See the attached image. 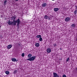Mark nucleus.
I'll return each mask as SVG.
<instances>
[{"instance_id":"obj_1","label":"nucleus","mask_w":77,"mask_h":77,"mask_svg":"<svg viewBox=\"0 0 77 77\" xmlns=\"http://www.w3.org/2000/svg\"><path fill=\"white\" fill-rule=\"evenodd\" d=\"M36 58V57L35 56H32L30 58H29L27 59V60H29V61H33L35 58Z\"/></svg>"},{"instance_id":"obj_2","label":"nucleus","mask_w":77,"mask_h":77,"mask_svg":"<svg viewBox=\"0 0 77 77\" xmlns=\"http://www.w3.org/2000/svg\"><path fill=\"white\" fill-rule=\"evenodd\" d=\"M16 23H17V26H19V24H20V19H18L16 21Z\"/></svg>"},{"instance_id":"obj_3","label":"nucleus","mask_w":77,"mask_h":77,"mask_svg":"<svg viewBox=\"0 0 77 77\" xmlns=\"http://www.w3.org/2000/svg\"><path fill=\"white\" fill-rule=\"evenodd\" d=\"M44 18L46 19H48V20H50V17L49 16H48L47 15L44 16Z\"/></svg>"},{"instance_id":"obj_4","label":"nucleus","mask_w":77,"mask_h":77,"mask_svg":"<svg viewBox=\"0 0 77 77\" xmlns=\"http://www.w3.org/2000/svg\"><path fill=\"white\" fill-rule=\"evenodd\" d=\"M53 74V77H59V75H58L56 73L54 72Z\"/></svg>"},{"instance_id":"obj_5","label":"nucleus","mask_w":77,"mask_h":77,"mask_svg":"<svg viewBox=\"0 0 77 77\" xmlns=\"http://www.w3.org/2000/svg\"><path fill=\"white\" fill-rule=\"evenodd\" d=\"M47 3H46V2H45L44 3H43L42 5V6L43 8H45L46 6H47Z\"/></svg>"},{"instance_id":"obj_6","label":"nucleus","mask_w":77,"mask_h":77,"mask_svg":"<svg viewBox=\"0 0 77 77\" xmlns=\"http://www.w3.org/2000/svg\"><path fill=\"white\" fill-rule=\"evenodd\" d=\"M8 23L9 25H12V24H13V22H11L10 20H8Z\"/></svg>"},{"instance_id":"obj_7","label":"nucleus","mask_w":77,"mask_h":77,"mask_svg":"<svg viewBox=\"0 0 77 77\" xmlns=\"http://www.w3.org/2000/svg\"><path fill=\"white\" fill-rule=\"evenodd\" d=\"M70 20V18L69 17H66V19H65V21H69Z\"/></svg>"},{"instance_id":"obj_8","label":"nucleus","mask_w":77,"mask_h":77,"mask_svg":"<svg viewBox=\"0 0 77 77\" xmlns=\"http://www.w3.org/2000/svg\"><path fill=\"white\" fill-rule=\"evenodd\" d=\"M17 17H16V16H14L12 17V18H11V20H13V21H15V18Z\"/></svg>"},{"instance_id":"obj_9","label":"nucleus","mask_w":77,"mask_h":77,"mask_svg":"<svg viewBox=\"0 0 77 77\" xmlns=\"http://www.w3.org/2000/svg\"><path fill=\"white\" fill-rule=\"evenodd\" d=\"M47 53H51V49L49 48H48L47 49Z\"/></svg>"},{"instance_id":"obj_10","label":"nucleus","mask_w":77,"mask_h":77,"mask_svg":"<svg viewBox=\"0 0 77 77\" xmlns=\"http://www.w3.org/2000/svg\"><path fill=\"white\" fill-rule=\"evenodd\" d=\"M54 10L55 12H57V11H59V8H55L54 9Z\"/></svg>"},{"instance_id":"obj_11","label":"nucleus","mask_w":77,"mask_h":77,"mask_svg":"<svg viewBox=\"0 0 77 77\" xmlns=\"http://www.w3.org/2000/svg\"><path fill=\"white\" fill-rule=\"evenodd\" d=\"M13 24L14 26H15L16 25L17 22L15 20L13 21Z\"/></svg>"},{"instance_id":"obj_12","label":"nucleus","mask_w":77,"mask_h":77,"mask_svg":"<svg viewBox=\"0 0 77 77\" xmlns=\"http://www.w3.org/2000/svg\"><path fill=\"white\" fill-rule=\"evenodd\" d=\"M35 45L36 47H38L39 46V44L38 43H36L35 44Z\"/></svg>"},{"instance_id":"obj_13","label":"nucleus","mask_w":77,"mask_h":77,"mask_svg":"<svg viewBox=\"0 0 77 77\" xmlns=\"http://www.w3.org/2000/svg\"><path fill=\"white\" fill-rule=\"evenodd\" d=\"M11 47L12 46L11 45H9L7 46V48H8V49H10V48H11Z\"/></svg>"},{"instance_id":"obj_14","label":"nucleus","mask_w":77,"mask_h":77,"mask_svg":"<svg viewBox=\"0 0 77 77\" xmlns=\"http://www.w3.org/2000/svg\"><path fill=\"white\" fill-rule=\"evenodd\" d=\"M32 54H29L28 55V56H27V57H28V58H30V57H32Z\"/></svg>"},{"instance_id":"obj_15","label":"nucleus","mask_w":77,"mask_h":77,"mask_svg":"<svg viewBox=\"0 0 77 77\" xmlns=\"http://www.w3.org/2000/svg\"><path fill=\"white\" fill-rule=\"evenodd\" d=\"M5 73L6 74H7V75H9V72L8 71H6Z\"/></svg>"},{"instance_id":"obj_16","label":"nucleus","mask_w":77,"mask_h":77,"mask_svg":"<svg viewBox=\"0 0 77 77\" xmlns=\"http://www.w3.org/2000/svg\"><path fill=\"white\" fill-rule=\"evenodd\" d=\"M11 60L12 61H13V62H15L17 60L15 58H12Z\"/></svg>"},{"instance_id":"obj_17","label":"nucleus","mask_w":77,"mask_h":77,"mask_svg":"<svg viewBox=\"0 0 77 77\" xmlns=\"http://www.w3.org/2000/svg\"><path fill=\"white\" fill-rule=\"evenodd\" d=\"M6 3H7V0H5L4 2V5L5 6L6 5H7Z\"/></svg>"},{"instance_id":"obj_18","label":"nucleus","mask_w":77,"mask_h":77,"mask_svg":"<svg viewBox=\"0 0 77 77\" xmlns=\"http://www.w3.org/2000/svg\"><path fill=\"white\" fill-rule=\"evenodd\" d=\"M41 37V35H37L36 36V38H39Z\"/></svg>"},{"instance_id":"obj_19","label":"nucleus","mask_w":77,"mask_h":77,"mask_svg":"<svg viewBox=\"0 0 77 77\" xmlns=\"http://www.w3.org/2000/svg\"><path fill=\"white\" fill-rule=\"evenodd\" d=\"M74 13L75 15H76L77 14V10H75V11H74Z\"/></svg>"},{"instance_id":"obj_20","label":"nucleus","mask_w":77,"mask_h":77,"mask_svg":"<svg viewBox=\"0 0 77 77\" xmlns=\"http://www.w3.org/2000/svg\"><path fill=\"white\" fill-rule=\"evenodd\" d=\"M17 72V70H15L14 72H13L14 74H16Z\"/></svg>"},{"instance_id":"obj_21","label":"nucleus","mask_w":77,"mask_h":77,"mask_svg":"<svg viewBox=\"0 0 77 77\" xmlns=\"http://www.w3.org/2000/svg\"><path fill=\"white\" fill-rule=\"evenodd\" d=\"M72 27H73L74 28H75V24H72Z\"/></svg>"},{"instance_id":"obj_22","label":"nucleus","mask_w":77,"mask_h":77,"mask_svg":"<svg viewBox=\"0 0 77 77\" xmlns=\"http://www.w3.org/2000/svg\"><path fill=\"white\" fill-rule=\"evenodd\" d=\"M40 41H42V38L41 37L39 39Z\"/></svg>"},{"instance_id":"obj_23","label":"nucleus","mask_w":77,"mask_h":77,"mask_svg":"<svg viewBox=\"0 0 77 77\" xmlns=\"http://www.w3.org/2000/svg\"><path fill=\"white\" fill-rule=\"evenodd\" d=\"M57 46V45L56 44H53V46L54 47H56Z\"/></svg>"},{"instance_id":"obj_24","label":"nucleus","mask_w":77,"mask_h":77,"mask_svg":"<svg viewBox=\"0 0 77 77\" xmlns=\"http://www.w3.org/2000/svg\"><path fill=\"white\" fill-rule=\"evenodd\" d=\"M69 57L67 59L66 62H68V61H69Z\"/></svg>"},{"instance_id":"obj_25","label":"nucleus","mask_w":77,"mask_h":77,"mask_svg":"<svg viewBox=\"0 0 77 77\" xmlns=\"http://www.w3.org/2000/svg\"><path fill=\"white\" fill-rule=\"evenodd\" d=\"M22 57H24V53H22Z\"/></svg>"},{"instance_id":"obj_26","label":"nucleus","mask_w":77,"mask_h":77,"mask_svg":"<svg viewBox=\"0 0 77 77\" xmlns=\"http://www.w3.org/2000/svg\"><path fill=\"white\" fill-rule=\"evenodd\" d=\"M63 77H66V75L64 74L63 75Z\"/></svg>"},{"instance_id":"obj_27","label":"nucleus","mask_w":77,"mask_h":77,"mask_svg":"<svg viewBox=\"0 0 77 77\" xmlns=\"http://www.w3.org/2000/svg\"><path fill=\"white\" fill-rule=\"evenodd\" d=\"M16 2L18 1V0H15Z\"/></svg>"},{"instance_id":"obj_28","label":"nucleus","mask_w":77,"mask_h":77,"mask_svg":"<svg viewBox=\"0 0 77 77\" xmlns=\"http://www.w3.org/2000/svg\"><path fill=\"white\" fill-rule=\"evenodd\" d=\"M60 50H62V48H60Z\"/></svg>"},{"instance_id":"obj_29","label":"nucleus","mask_w":77,"mask_h":77,"mask_svg":"<svg viewBox=\"0 0 77 77\" xmlns=\"http://www.w3.org/2000/svg\"><path fill=\"white\" fill-rule=\"evenodd\" d=\"M1 17H3V16H1Z\"/></svg>"},{"instance_id":"obj_30","label":"nucleus","mask_w":77,"mask_h":77,"mask_svg":"<svg viewBox=\"0 0 77 77\" xmlns=\"http://www.w3.org/2000/svg\"><path fill=\"white\" fill-rule=\"evenodd\" d=\"M52 0L53 1H54V0Z\"/></svg>"},{"instance_id":"obj_31","label":"nucleus","mask_w":77,"mask_h":77,"mask_svg":"<svg viewBox=\"0 0 77 77\" xmlns=\"http://www.w3.org/2000/svg\"><path fill=\"white\" fill-rule=\"evenodd\" d=\"M0 27H1V26H0Z\"/></svg>"},{"instance_id":"obj_32","label":"nucleus","mask_w":77,"mask_h":77,"mask_svg":"<svg viewBox=\"0 0 77 77\" xmlns=\"http://www.w3.org/2000/svg\"><path fill=\"white\" fill-rule=\"evenodd\" d=\"M16 62H17V61Z\"/></svg>"}]
</instances>
